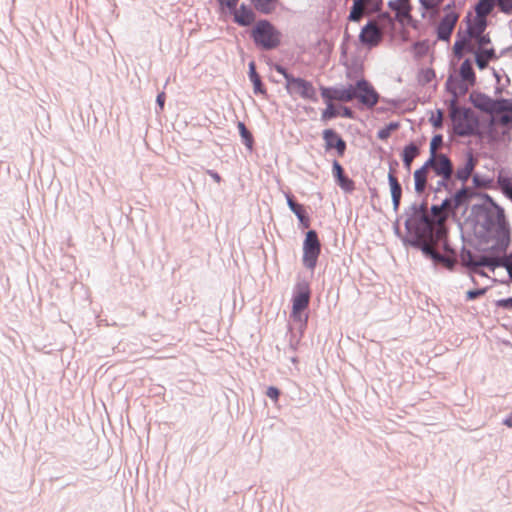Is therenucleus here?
<instances>
[{"label":"nucleus","instance_id":"f257e3e1","mask_svg":"<svg viewBox=\"0 0 512 512\" xmlns=\"http://www.w3.org/2000/svg\"><path fill=\"white\" fill-rule=\"evenodd\" d=\"M485 200L471 206V216L474 218V235L480 243H489L492 235L511 234L504 209L489 195Z\"/></svg>","mask_w":512,"mask_h":512},{"label":"nucleus","instance_id":"f03ea898","mask_svg":"<svg viewBox=\"0 0 512 512\" xmlns=\"http://www.w3.org/2000/svg\"><path fill=\"white\" fill-rule=\"evenodd\" d=\"M469 101L481 112L487 114L503 113L497 118L500 125L506 126L512 123V99L502 97L493 99L483 92L473 91L469 96Z\"/></svg>","mask_w":512,"mask_h":512},{"label":"nucleus","instance_id":"7ed1b4c3","mask_svg":"<svg viewBox=\"0 0 512 512\" xmlns=\"http://www.w3.org/2000/svg\"><path fill=\"white\" fill-rule=\"evenodd\" d=\"M449 117L452 131L459 137H471L477 133L479 118L469 107L460 106L456 100H449Z\"/></svg>","mask_w":512,"mask_h":512},{"label":"nucleus","instance_id":"20e7f679","mask_svg":"<svg viewBox=\"0 0 512 512\" xmlns=\"http://www.w3.org/2000/svg\"><path fill=\"white\" fill-rule=\"evenodd\" d=\"M254 45L262 51H271L281 44L282 33L268 19H259L249 31Z\"/></svg>","mask_w":512,"mask_h":512},{"label":"nucleus","instance_id":"39448f33","mask_svg":"<svg viewBox=\"0 0 512 512\" xmlns=\"http://www.w3.org/2000/svg\"><path fill=\"white\" fill-rule=\"evenodd\" d=\"M492 241L495 243L490 247H483L484 243L478 241L477 244L473 245L474 249L480 252L479 262L477 263L479 268H487L494 272L497 267L490 265L495 261L501 263L503 255L506 254L511 244V234L506 235H494Z\"/></svg>","mask_w":512,"mask_h":512},{"label":"nucleus","instance_id":"423d86ee","mask_svg":"<svg viewBox=\"0 0 512 512\" xmlns=\"http://www.w3.org/2000/svg\"><path fill=\"white\" fill-rule=\"evenodd\" d=\"M350 90H352L350 92L351 101L357 100L361 108L372 109L380 100L390 103L394 107L398 106L397 100L381 98L372 83L364 77L356 80L355 83H350Z\"/></svg>","mask_w":512,"mask_h":512},{"label":"nucleus","instance_id":"0eeeda50","mask_svg":"<svg viewBox=\"0 0 512 512\" xmlns=\"http://www.w3.org/2000/svg\"><path fill=\"white\" fill-rule=\"evenodd\" d=\"M302 250V264L306 269L313 272L317 266L318 259L322 251V244L316 230H307L303 240Z\"/></svg>","mask_w":512,"mask_h":512},{"label":"nucleus","instance_id":"6e6552de","mask_svg":"<svg viewBox=\"0 0 512 512\" xmlns=\"http://www.w3.org/2000/svg\"><path fill=\"white\" fill-rule=\"evenodd\" d=\"M408 241L410 242V247L421 251L422 255L426 259L432 261L435 266L441 264L451 272L455 270L456 260L454 257L438 252L435 248L429 245V243L424 242V239L414 237Z\"/></svg>","mask_w":512,"mask_h":512},{"label":"nucleus","instance_id":"1a4fd4ad","mask_svg":"<svg viewBox=\"0 0 512 512\" xmlns=\"http://www.w3.org/2000/svg\"><path fill=\"white\" fill-rule=\"evenodd\" d=\"M424 242L429 243L433 248L439 247L446 254H455V249L449 241V229L442 223L441 218L431 230L424 234Z\"/></svg>","mask_w":512,"mask_h":512},{"label":"nucleus","instance_id":"9d476101","mask_svg":"<svg viewBox=\"0 0 512 512\" xmlns=\"http://www.w3.org/2000/svg\"><path fill=\"white\" fill-rule=\"evenodd\" d=\"M404 214L406 215V220L404 222L406 236L403 239V245L410 247V242L408 240L413 239L414 237L424 239L423 237L426 233V228H424V223L419 220L420 213L418 212L417 203H412L408 208H406L404 210Z\"/></svg>","mask_w":512,"mask_h":512},{"label":"nucleus","instance_id":"9b49d317","mask_svg":"<svg viewBox=\"0 0 512 512\" xmlns=\"http://www.w3.org/2000/svg\"><path fill=\"white\" fill-rule=\"evenodd\" d=\"M285 89L290 96H299L304 100L318 102L316 88L305 78L299 76L291 78L289 84H285Z\"/></svg>","mask_w":512,"mask_h":512},{"label":"nucleus","instance_id":"f8f14e48","mask_svg":"<svg viewBox=\"0 0 512 512\" xmlns=\"http://www.w3.org/2000/svg\"><path fill=\"white\" fill-rule=\"evenodd\" d=\"M322 139L326 151L335 150L338 157H343L347 150V143L342 136L333 128L322 131Z\"/></svg>","mask_w":512,"mask_h":512},{"label":"nucleus","instance_id":"ddd939ff","mask_svg":"<svg viewBox=\"0 0 512 512\" xmlns=\"http://www.w3.org/2000/svg\"><path fill=\"white\" fill-rule=\"evenodd\" d=\"M458 19H459L458 13L444 14L443 17L439 20V22L435 26V34H436L437 40L443 41V42H450L452 33L455 29Z\"/></svg>","mask_w":512,"mask_h":512},{"label":"nucleus","instance_id":"4468645a","mask_svg":"<svg viewBox=\"0 0 512 512\" xmlns=\"http://www.w3.org/2000/svg\"><path fill=\"white\" fill-rule=\"evenodd\" d=\"M284 195L288 208L298 219L299 229H308L311 225V217L307 212L306 207L299 203L291 192H285Z\"/></svg>","mask_w":512,"mask_h":512},{"label":"nucleus","instance_id":"2eb2a0df","mask_svg":"<svg viewBox=\"0 0 512 512\" xmlns=\"http://www.w3.org/2000/svg\"><path fill=\"white\" fill-rule=\"evenodd\" d=\"M305 308L302 307H296L292 305V310L290 313V318L293 320L295 324L298 325V331L299 336L297 337L294 332L292 331V328H289L290 331V346L295 349V346L299 343L300 338L302 337L307 324H308V314L306 313Z\"/></svg>","mask_w":512,"mask_h":512},{"label":"nucleus","instance_id":"dca6fc26","mask_svg":"<svg viewBox=\"0 0 512 512\" xmlns=\"http://www.w3.org/2000/svg\"><path fill=\"white\" fill-rule=\"evenodd\" d=\"M350 83L342 85L340 87H326L320 86V94L323 99V102H331L339 101L343 103L351 102V93Z\"/></svg>","mask_w":512,"mask_h":512},{"label":"nucleus","instance_id":"f3484780","mask_svg":"<svg viewBox=\"0 0 512 512\" xmlns=\"http://www.w3.org/2000/svg\"><path fill=\"white\" fill-rule=\"evenodd\" d=\"M311 294L310 283L305 279L298 280L293 289L292 305L308 309Z\"/></svg>","mask_w":512,"mask_h":512},{"label":"nucleus","instance_id":"a211bd4d","mask_svg":"<svg viewBox=\"0 0 512 512\" xmlns=\"http://www.w3.org/2000/svg\"><path fill=\"white\" fill-rule=\"evenodd\" d=\"M359 42L371 49L376 47L381 41V33L373 21L369 20L362 28L359 34Z\"/></svg>","mask_w":512,"mask_h":512},{"label":"nucleus","instance_id":"6ab92c4d","mask_svg":"<svg viewBox=\"0 0 512 512\" xmlns=\"http://www.w3.org/2000/svg\"><path fill=\"white\" fill-rule=\"evenodd\" d=\"M233 16V22L240 27H249L255 24L256 21V10L251 5L241 3L240 6L231 13Z\"/></svg>","mask_w":512,"mask_h":512},{"label":"nucleus","instance_id":"aec40b11","mask_svg":"<svg viewBox=\"0 0 512 512\" xmlns=\"http://www.w3.org/2000/svg\"><path fill=\"white\" fill-rule=\"evenodd\" d=\"M332 175L335 183L345 192L351 194L355 190V182L345 172L341 163L334 159L332 162Z\"/></svg>","mask_w":512,"mask_h":512},{"label":"nucleus","instance_id":"412c9836","mask_svg":"<svg viewBox=\"0 0 512 512\" xmlns=\"http://www.w3.org/2000/svg\"><path fill=\"white\" fill-rule=\"evenodd\" d=\"M477 164L478 161L474 157L473 152L471 150H468L465 154V160L463 165L459 166L455 171V179L462 182V185H466L468 179L470 178Z\"/></svg>","mask_w":512,"mask_h":512},{"label":"nucleus","instance_id":"4be33fe9","mask_svg":"<svg viewBox=\"0 0 512 512\" xmlns=\"http://www.w3.org/2000/svg\"><path fill=\"white\" fill-rule=\"evenodd\" d=\"M470 38H473L471 29H466L462 31L461 29L457 32L456 40L453 45V54L457 59H461L464 56V51L466 53H471L472 48L468 45V41Z\"/></svg>","mask_w":512,"mask_h":512},{"label":"nucleus","instance_id":"5701e85b","mask_svg":"<svg viewBox=\"0 0 512 512\" xmlns=\"http://www.w3.org/2000/svg\"><path fill=\"white\" fill-rule=\"evenodd\" d=\"M445 90L452 96L450 100H457L458 97L465 95L469 88L459 76L450 74L445 83Z\"/></svg>","mask_w":512,"mask_h":512},{"label":"nucleus","instance_id":"b1692460","mask_svg":"<svg viewBox=\"0 0 512 512\" xmlns=\"http://www.w3.org/2000/svg\"><path fill=\"white\" fill-rule=\"evenodd\" d=\"M248 78L253 85L254 94L268 98L266 86L260 74L257 72L255 61H250L248 64Z\"/></svg>","mask_w":512,"mask_h":512},{"label":"nucleus","instance_id":"393cba45","mask_svg":"<svg viewBox=\"0 0 512 512\" xmlns=\"http://www.w3.org/2000/svg\"><path fill=\"white\" fill-rule=\"evenodd\" d=\"M388 183L390 187L393 210L395 213H397L401 205V198L403 192L402 185L399 182L396 175H393L391 173H388Z\"/></svg>","mask_w":512,"mask_h":512},{"label":"nucleus","instance_id":"a878e982","mask_svg":"<svg viewBox=\"0 0 512 512\" xmlns=\"http://www.w3.org/2000/svg\"><path fill=\"white\" fill-rule=\"evenodd\" d=\"M421 153L420 145L414 141H410L406 144L401 152V158L403 161L404 167L409 172L411 170V165L413 160L419 156Z\"/></svg>","mask_w":512,"mask_h":512},{"label":"nucleus","instance_id":"bb28decb","mask_svg":"<svg viewBox=\"0 0 512 512\" xmlns=\"http://www.w3.org/2000/svg\"><path fill=\"white\" fill-rule=\"evenodd\" d=\"M458 76L464 83H467L468 88L473 87L476 84V73L471 59L466 58L461 63Z\"/></svg>","mask_w":512,"mask_h":512},{"label":"nucleus","instance_id":"cd10ccee","mask_svg":"<svg viewBox=\"0 0 512 512\" xmlns=\"http://www.w3.org/2000/svg\"><path fill=\"white\" fill-rule=\"evenodd\" d=\"M454 172V165L452 160L447 154L440 153L437 157L436 166L434 168V174L442 175L446 173H453Z\"/></svg>","mask_w":512,"mask_h":512},{"label":"nucleus","instance_id":"c85d7f7f","mask_svg":"<svg viewBox=\"0 0 512 512\" xmlns=\"http://www.w3.org/2000/svg\"><path fill=\"white\" fill-rule=\"evenodd\" d=\"M250 3L256 12L270 15L276 10L279 0H250Z\"/></svg>","mask_w":512,"mask_h":512},{"label":"nucleus","instance_id":"c756f323","mask_svg":"<svg viewBox=\"0 0 512 512\" xmlns=\"http://www.w3.org/2000/svg\"><path fill=\"white\" fill-rule=\"evenodd\" d=\"M470 13L465 18V21L467 22V29H471V33L473 38L478 37L479 35L483 34L488 26V22L486 18L476 16L474 21L472 23L469 22Z\"/></svg>","mask_w":512,"mask_h":512},{"label":"nucleus","instance_id":"7c9ffc66","mask_svg":"<svg viewBox=\"0 0 512 512\" xmlns=\"http://www.w3.org/2000/svg\"><path fill=\"white\" fill-rule=\"evenodd\" d=\"M387 5L390 10L403 15H410L413 9L411 0H389Z\"/></svg>","mask_w":512,"mask_h":512},{"label":"nucleus","instance_id":"2f4dec72","mask_svg":"<svg viewBox=\"0 0 512 512\" xmlns=\"http://www.w3.org/2000/svg\"><path fill=\"white\" fill-rule=\"evenodd\" d=\"M237 128L239 131V135L241 137L242 143L246 146L248 150H252L254 147V137L251 131L247 128L244 122L238 121Z\"/></svg>","mask_w":512,"mask_h":512},{"label":"nucleus","instance_id":"473e14b6","mask_svg":"<svg viewBox=\"0 0 512 512\" xmlns=\"http://www.w3.org/2000/svg\"><path fill=\"white\" fill-rule=\"evenodd\" d=\"M417 206H418V212L420 213L419 220L422 223H424V228H426L425 231L431 230V228L436 225L437 220H435L434 218H432L431 216H429L426 213L427 201L423 200L421 203H417Z\"/></svg>","mask_w":512,"mask_h":512},{"label":"nucleus","instance_id":"72a5a7b5","mask_svg":"<svg viewBox=\"0 0 512 512\" xmlns=\"http://www.w3.org/2000/svg\"><path fill=\"white\" fill-rule=\"evenodd\" d=\"M466 192H467V185H462L460 189H458L457 191H455L452 194L454 210H458L463 207L465 209L468 208L469 204L467 202Z\"/></svg>","mask_w":512,"mask_h":512},{"label":"nucleus","instance_id":"f704fd0d","mask_svg":"<svg viewBox=\"0 0 512 512\" xmlns=\"http://www.w3.org/2000/svg\"><path fill=\"white\" fill-rule=\"evenodd\" d=\"M414 189L417 194H422L427 187V173L423 170L416 169L413 174Z\"/></svg>","mask_w":512,"mask_h":512},{"label":"nucleus","instance_id":"c9c22d12","mask_svg":"<svg viewBox=\"0 0 512 512\" xmlns=\"http://www.w3.org/2000/svg\"><path fill=\"white\" fill-rule=\"evenodd\" d=\"M364 0H353V4L350 7L348 20L350 22H360L363 15Z\"/></svg>","mask_w":512,"mask_h":512},{"label":"nucleus","instance_id":"e433bc0d","mask_svg":"<svg viewBox=\"0 0 512 512\" xmlns=\"http://www.w3.org/2000/svg\"><path fill=\"white\" fill-rule=\"evenodd\" d=\"M495 6V0H479L474 6L476 16L484 17L491 13Z\"/></svg>","mask_w":512,"mask_h":512},{"label":"nucleus","instance_id":"4c0bfd02","mask_svg":"<svg viewBox=\"0 0 512 512\" xmlns=\"http://www.w3.org/2000/svg\"><path fill=\"white\" fill-rule=\"evenodd\" d=\"M400 127V123L398 121H391L386 124L384 127L378 130L377 138L383 141H386L390 138L392 132L398 130Z\"/></svg>","mask_w":512,"mask_h":512},{"label":"nucleus","instance_id":"58836bf2","mask_svg":"<svg viewBox=\"0 0 512 512\" xmlns=\"http://www.w3.org/2000/svg\"><path fill=\"white\" fill-rule=\"evenodd\" d=\"M445 0H418L420 4L421 16L425 18L429 10L440 7Z\"/></svg>","mask_w":512,"mask_h":512},{"label":"nucleus","instance_id":"ea45409f","mask_svg":"<svg viewBox=\"0 0 512 512\" xmlns=\"http://www.w3.org/2000/svg\"><path fill=\"white\" fill-rule=\"evenodd\" d=\"M326 108L321 113V121L328 122L339 116V109L333 106L331 102H324Z\"/></svg>","mask_w":512,"mask_h":512},{"label":"nucleus","instance_id":"a19ab883","mask_svg":"<svg viewBox=\"0 0 512 512\" xmlns=\"http://www.w3.org/2000/svg\"><path fill=\"white\" fill-rule=\"evenodd\" d=\"M461 259L467 266L479 267L477 264L479 262V256H476L471 250L465 247L461 249Z\"/></svg>","mask_w":512,"mask_h":512},{"label":"nucleus","instance_id":"79ce46f5","mask_svg":"<svg viewBox=\"0 0 512 512\" xmlns=\"http://www.w3.org/2000/svg\"><path fill=\"white\" fill-rule=\"evenodd\" d=\"M490 265L494 267L505 268L508 273L509 279L512 280V251L509 254L506 253L505 255H503V260L501 261V263L495 261L493 263H490Z\"/></svg>","mask_w":512,"mask_h":512},{"label":"nucleus","instance_id":"37998d69","mask_svg":"<svg viewBox=\"0 0 512 512\" xmlns=\"http://www.w3.org/2000/svg\"><path fill=\"white\" fill-rule=\"evenodd\" d=\"M238 2L239 0H217L220 11L222 13L227 11L230 15L237 8Z\"/></svg>","mask_w":512,"mask_h":512},{"label":"nucleus","instance_id":"c03bdc74","mask_svg":"<svg viewBox=\"0 0 512 512\" xmlns=\"http://www.w3.org/2000/svg\"><path fill=\"white\" fill-rule=\"evenodd\" d=\"M436 77L433 68L421 69L419 72V82L422 85H427Z\"/></svg>","mask_w":512,"mask_h":512},{"label":"nucleus","instance_id":"a18cd8bd","mask_svg":"<svg viewBox=\"0 0 512 512\" xmlns=\"http://www.w3.org/2000/svg\"><path fill=\"white\" fill-rule=\"evenodd\" d=\"M479 54H481L484 58H486L488 61H496L498 60L499 58H501L499 56V54L496 53V50L494 47H490V48H479L478 50H476Z\"/></svg>","mask_w":512,"mask_h":512},{"label":"nucleus","instance_id":"49530a36","mask_svg":"<svg viewBox=\"0 0 512 512\" xmlns=\"http://www.w3.org/2000/svg\"><path fill=\"white\" fill-rule=\"evenodd\" d=\"M487 287L471 289L466 292L465 299L466 301H474L484 296L487 292Z\"/></svg>","mask_w":512,"mask_h":512},{"label":"nucleus","instance_id":"de8ad7c7","mask_svg":"<svg viewBox=\"0 0 512 512\" xmlns=\"http://www.w3.org/2000/svg\"><path fill=\"white\" fill-rule=\"evenodd\" d=\"M429 122L431 123L432 127L436 130L443 129V110L437 109L436 115H432L429 118Z\"/></svg>","mask_w":512,"mask_h":512},{"label":"nucleus","instance_id":"09e8293b","mask_svg":"<svg viewBox=\"0 0 512 512\" xmlns=\"http://www.w3.org/2000/svg\"><path fill=\"white\" fill-rule=\"evenodd\" d=\"M498 183L503 188V194L512 201V184L507 177L499 176Z\"/></svg>","mask_w":512,"mask_h":512},{"label":"nucleus","instance_id":"8fccbe9b","mask_svg":"<svg viewBox=\"0 0 512 512\" xmlns=\"http://www.w3.org/2000/svg\"><path fill=\"white\" fill-rule=\"evenodd\" d=\"M437 153L429 152L428 159L424 162V164L419 168L420 170H423L425 173H428V169H431L434 172V168L436 166L437 162Z\"/></svg>","mask_w":512,"mask_h":512},{"label":"nucleus","instance_id":"3c124183","mask_svg":"<svg viewBox=\"0 0 512 512\" xmlns=\"http://www.w3.org/2000/svg\"><path fill=\"white\" fill-rule=\"evenodd\" d=\"M271 67L278 73H280L281 75H283L284 79H285V84H289L290 82V79L291 78H294L295 76L290 73L287 68H285L283 65L279 64V63H272L271 64Z\"/></svg>","mask_w":512,"mask_h":512},{"label":"nucleus","instance_id":"603ef678","mask_svg":"<svg viewBox=\"0 0 512 512\" xmlns=\"http://www.w3.org/2000/svg\"><path fill=\"white\" fill-rule=\"evenodd\" d=\"M485 194H487V193L486 192H478L473 187L467 186L466 197H467L468 204H470L472 202V200H474L476 198H479L481 201H484Z\"/></svg>","mask_w":512,"mask_h":512},{"label":"nucleus","instance_id":"864d4df0","mask_svg":"<svg viewBox=\"0 0 512 512\" xmlns=\"http://www.w3.org/2000/svg\"><path fill=\"white\" fill-rule=\"evenodd\" d=\"M471 53L474 54V61L479 70H485L486 68H488L490 61H488L475 50H472Z\"/></svg>","mask_w":512,"mask_h":512},{"label":"nucleus","instance_id":"5fc2aeb1","mask_svg":"<svg viewBox=\"0 0 512 512\" xmlns=\"http://www.w3.org/2000/svg\"><path fill=\"white\" fill-rule=\"evenodd\" d=\"M444 138L442 134H434L430 141L429 152L437 153L438 146L443 145Z\"/></svg>","mask_w":512,"mask_h":512},{"label":"nucleus","instance_id":"6e6d98bb","mask_svg":"<svg viewBox=\"0 0 512 512\" xmlns=\"http://www.w3.org/2000/svg\"><path fill=\"white\" fill-rule=\"evenodd\" d=\"M490 182V180L478 173H474L472 175V183H473V187H484L486 186L488 183Z\"/></svg>","mask_w":512,"mask_h":512},{"label":"nucleus","instance_id":"4d7b16f0","mask_svg":"<svg viewBox=\"0 0 512 512\" xmlns=\"http://www.w3.org/2000/svg\"><path fill=\"white\" fill-rule=\"evenodd\" d=\"M498 7L502 13L512 15V0H498Z\"/></svg>","mask_w":512,"mask_h":512},{"label":"nucleus","instance_id":"13d9d810","mask_svg":"<svg viewBox=\"0 0 512 512\" xmlns=\"http://www.w3.org/2000/svg\"><path fill=\"white\" fill-rule=\"evenodd\" d=\"M495 304L498 308L512 311V297L499 299Z\"/></svg>","mask_w":512,"mask_h":512},{"label":"nucleus","instance_id":"bf43d9fd","mask_svg":"<svg viewBox=\"0 0 512 512\" xmlns=\"http://www.w3.org/2000/svg\"><path fill=\"white\" fill-rule=\"evenodd\" d=\"M338 109H339V116H341L343 118L354 119L355 111L352 110L350 107L340 106V108H338Z\"/></svg>","mask_w":512,"mask_h":512},{"label":"nucleus","instance_id":"052dcab7","mask_svg":"<svg viewBox=\"0 0 512 512\" xmlns=\"http://www.w3.org/2000/svg\"><path fill=\"white\" fill-rule=\"evenodd\" d=\"M479 48H486L487 45L491 44V38L489 34H481L476 37Z\"/></svg>","mask_w":512,"mask_h":512},{"label":"nucleus","instance_id":"680f3d73","mask_svg":"<svg viewBox=\"0 0 512 512\" xmlns=\"http://www.w3.org/2000/svg\"><path fill=\"white\" fill-rule=\"evenodd\" d=\"M400 216H397L395 222L393 223V231H394V234L401 239V241L403 242V239L404 237L406 236V233L403 234L402 231H401V228H400Z\"/></svg>","mask_w":512,"mask_h":512},{"label":"nucleus","instance_id":"e2e57ef3","mask_svg":"<svg viewBox=\"0 0 512 512\" xmlns=\"http://www.w3.org/2000/svg\"><path fill=\"white\" fill-rule=\"evenodd\" d=\"M441 207L443 210L447 209V210H451V211H455L453 209V196L452 194H450V196L446 197L441 203H440Z\"/></svg>","mask_w":512,"mask_h":512},{"label":"nucleus","instance_id":"0e129e2a","mask_svg":"<svg viewBox=\"0 0 512 512\" xmlns=\"http://www.w3.org/2000/svg\"><path fill=\"white\" fill-rule=\"evenodd\" d=\"M165 100H166L165 92L158 93V95L156 97V105L159 107L160 110L164 109Z\"/></svg>","mask_w":512,"mask_h":512},{"label":"nucleus","instance_id":"69168bd1","mask_svg":"<svg viewBox=\"0 0 512 512\" xmlns=\"http://www.w3.org/2000/svg\"><path fill=\"white\" fill-rule=\"evenodd\" d=\"M365 3L370 4L375 11H379L383 7V0H366Z\"/></svg>","mask_w":512,"mask_h":512},{"label":"nucleus","instance_id":"338daca9","mask_svg":"<svg viewBox=\"0 0 512 512\" xmlns=\"http://www.w3.org/2000/svg\"><path fill=\"white\" fill-rule=\"evenodd\" d=\"M266 394L268 397L276 401L279 397V390L276 387L270 386Z\"/></svg>","mask_w":512,"mask_h":512},{"label":"nucleus","instance_id":"774afa93","mask_svg":"<svg viewBox=\"0 0 512 512\" xmlns=\"http://www.w3.org/2000/svg\"><path fill=\"white\" fill-rule=\"evenodd\" d=\"M206 174L209 175L217 183H220L222 181L221 175L215 170L207 169Z\"/></svg>","mask_w":512,"mask_h":512}]
</instances>
